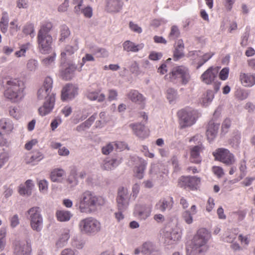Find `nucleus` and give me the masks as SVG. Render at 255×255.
<instances>
[{
	"label": "nucleus",
	"instance_id": "nucleus-1",
	"mask_svg": "<svg viewBox=\"0 0 255 255\" xmlns=\"http://www.w3.org/2000/svg\"><path fill=\"white\" fill-rule=\"evenodd\" d=\"M105 200L91 191L86 190L79 196L75 207L81 213L91 214L105 204Z\"/></svg>",
	"mask_w": 255,
	"mask_h": 255
},
{
	"label": "nucleus",
	"instance_id": "nucleus-2",
	"mask_svg": "<svg viewBox=\"0 0 255 255\" xmlns=\"http://www.w3.org/2000/svg\"><path fill=\"white\" fill-rule=\"evenodd\" d=\"M25 88L22 81L17 79H10L6 83L3 96L11 103H19L25 96Z\"/></svg>",
	"mask_w": 255,
	"mask_h": 255
},
{
	"label": "nucleus",
	"instance_id": "nucleus-3",
	"mask_svg": "<svg viewBox=\"0 0 255 255\" xmlns=\"http://www.w3.org/2000/svg\"><path fill=\"white\" fill-rule=\"evenodd\" d=\"M80 232L88 236H95L102 229L101 222L93 217H87L81 219L78 223Z\"/></svg>",
	"mask_w": 255,
	"mask_h": 255
},
{
	"label": "nucleus",
	"instance_id": "nucleus-4",
	"mask_svg": "<svg viewBox=\"0 0 255 255\" xmlns=\"http://www.w3.org/2000/svg\"><path fill=\"white\" fill-rule=\"evenodd\" d=\"M167 79L171 82L177 83H181L186 85L190 80V75L188 69L182 66L174 67L169 74L166 76Z\"/></svg>",
	"mask_w": 255,
	"mask_h": 255
},
{
	"label": "nucleus",
	"instance_id": "nucleus-5",
	"mask_svg": "<svg viewBox=\"0 0 255 255\" xmlns=\"http://www.w3.org/2000/svg\"><path fill=\"white\" fill-rule=\"evenodd\" d=\"M178 114L180 126L182 128L191 127L194 125L197 118V111L191 108L181 110Z\"/></svg>",
	"mask_w": 255,
	"mask_h": 255
},
{
	"label": "nucleus",
	"instance_id": "nucleus-6",
	"mask_svg": "<svg viewBox=\"0 0 255 255\" xmlns=\"http://www.w3.org/2000/svg\"><path fill=\"white\" fill-rule=\"evenodd\" d=\"M27 215L31 228L37 232L41 231L43 228V218L40 209L38 207H32L27 211Z\"/></svg>",
	"mask_w": 255,
	"mask_h": 255
},
{
	"label": "nucleus",
	"instance_id": "nucleus-7",
	"mask_svg": "<svg viewBox=\"0 0 255 255\" xmlns=\"http://www.w3.org/2000/svg\"><path fill=\"white\" fill-rule=\"evenodd\" d=\"M202 137L197 134L190 139L189 141H197V145L190 148V160L193 163L198 164L201 162L202 159L200 153L204 150V146L201 141Z\"/></svg>",
	"mask_w": 255,
	"mask_h": 255
},
{
	"label": "nucleus",
	"instance_id": "nucleus-8",
	"mask_svg": "<svg viewBox=\"0 0 255 255\" xmlns=\"http://www.w3.org/2000/svg\"><path fill=\"white\" fill-rule=\"evenodd\" d=\"M53 80L50 77H46L43 85L37 92V98L39 100H50V98L55 99V94L51 92L52 89Z\"/></svg>",
	"mask_w": 255,
	"mask_h": 255
},
{
	"label": "nucleus",
	"instance_id": "nucleus-9",
	"mask_svg": "<svg viewBox=\"0 0 255 255\" xmlns=\"http://www.w3.org/2000/svg\"><path fill=\"white\" fill-rule=\"evenodd\" d=\"M152 210L151 204L137 203L134 206L133 214L138 219L145 221L151 216Z\"/></svg>",
	"mask_w": 255,
	"mask_h": 255
},
{
	"label": "nucleus",
	"instance_id": "nucleus-10",
	"mask_svg": "<svg viewBox=\"0 0 255 255\" xmlns=\"http://www.w3.org/2000/svg\"><path fill=\"white\" fill-rule=\"evenodd\" d=\"M213 155L218 160L226 165H230L234 163L235 159L234 155L226 148H218L213 152Z\"/></svg>",
	"mask_w": 255,
	"mask_h": 255
},
{
	"label": "nucleus",
	"instance_id": "nucleus-11",
	"mask_svg": "<svg viewBox=\"0 0 255 255\" xmlns=\"http://www.w3.org/2000/svg\"><path fill=\"white\" fill-rule=\"evenodd\" d=\"M130 200V194L128 190L125 188L119 189L117 197V207L119 210L125 211L128 207Z\"/></svg>",
	"mask_w": 255,
	"mask_h": 255
},
{
	"label": "nucleus",
	"instance_id": "nucleus-12",
	"mask_svg": "<svg viewBox=\"0 0 255 255\" xmlns=\"http://www.w3.org/2000/svg\"><path fill=\"white\" fill-rule=\"evenodd\" d=\"M52 37L51 35L37 36L38 49L42 54L48 53L51 50Z\"/></svg>",
	"mask_w": 255,
	"mask_h": 255
},
{
	"label": "nucleus",
	"instance_id": "nucleus-13",
	"mask_svg": "<svg viewBox=\"0 0 255 255\" xmlns=\"http://www.w3.org/2000/svg\"><path fill=\"white\" fill-rule=\"evenodd\" d=\"M78 87L73 84H68L61 91V99L63 101L74 99L78 95Z\"/></svg>",
	"mask_w": 255,
	"mask_h": 255
},
{
	"label": "nucleus",
	"instance_id": "nucleus-14",
	"mask_svg": "<svg viewBox=\"0 0 255 255\" xmlns=\"http://www.w3.org/2000/svg\"><path fill=\"white\" fill-rule=\"evenodd\" d=\"M218 73V70L216 68L210 67L201 75L200 78L204 83L210 85L216 81Z\"/></svg>",
	"mask_w": 255,
	"mask_h": 255
},
{
	"label": "nucleus",
	"instance_id": "nucleus-15",
	"mask_svg": "<svg viewBox=\"0 0 255 255\" xmlns=\"http://www.w3.org/2000/svg\"><path fill=\"white\" fill-rule=\"evenodd\" d=\"M200 178L196 176H182L179 180V185L184 188H196L200 183Z\"/></svg>",
	"mask_w": 255,
	"mask_h": 255
},
{
	"label": "nucleus",
	"instance_id": "nucleus-16",
	"mask_svg": "<svg viewBox=\"0 0 255 255\" xmlns=\"http://www.w3.org/2000/svg\"><path fill=\"white\" fill-rule=\"evenodd\" d=\"M31 251V244L29 241L26 242H16L14 245V253L16 255H28Z\"/></svg>",
	"mask_w": 255,
	"mask_h": 255
},
{
	"label": "nucleus",
	"instance_id": "nucleus-17",
	"mask_svg": "<svg viewBox=\"0 0 255 255\" xmlns=\"http://www.w3.org/2000/svg\"><path fill=\"white\" fill-rule=\"evenodd\" d=\"M173 204L172 197L162 198L155 204L154 208L157 211L164 213L166 210H171L173 207Z\"/></svg>",
	"mask_w": 255,
	"mask_h": 255
},
{
	"label": "nucleus",
	"instance_id": "nucleus-18",
	"mask_svg": "<svg viewBox=\"0 0 255 255\" xmlns=\"http://www.w3.org/2000/svg\"><path fill=\"white\" fill-rule=\"evenodd\" d=\"M122 162V158H106L101 163V167L104 170H112L116 168Z\"/></svg>",
	"mask_w": 255,
	"mask_h": 255
},
{
	"label": "nucleus",
	"instance_id": "nucleus-19",
	"mask_svg": "<svg viewBox=\"0 0 255 255\" xmlns=\"http://www.w3.org/2000/svg\"><path fill=\"white\" fill-rule=\"evenodd\" d=\"M239 80L245 87H252L255 85V73L241 72L239 75Z\"/></svg>",
	"mask_w": 255,
	"mask_h": 255
},
{
	"label": "nucleus",
	"instance_id": "nucleus-20",
	"mask_svg": "<svg viewBox=\"0 0 255 255\" xmlns=\"http://www.w3.org/2000/svg\"><path fill=\"white\" fill-rule=\"evenodd\" d=\"M133 133L138 138L143 139L148 136V132L145 129L144 125L141 123H132L129 125Z\"/></svg>",
	"mask_w": 255,
	"mask_h": 255
},
{
	"label": "nucleus",
	"instance_id": "nucleus-21",
	"mask_svg": "<svg viewBox=\"0 0 255 255\" xmlns=\"http://www.w3.org/2000/svg\"><path fill=\"white\" fill-rule=\"evenodd\" d=\"M44 157V156L41 152L36 150L26 155L24 157V161L27 164L35 165L42 160Z\"/></svg>",
	"mask_w": 255,
	"mask_h": 255
},
{
	"label": "nucleus",
	"instance_id": "nucleus-22",
	"mask_svg": "<svg viewBox=\"0 0 255 255\" xmlns=\"http://www.w3.org/2000/svg\"><path fill=\"white\" fill-rule=\"evenodd\" d=\"M220 124L215 123L213 120L210 121L207 127L206 136L207 139L210 141H213L216 137Z\"/></svg>",
	"mask_w": 255,
	"mask_h": 255
},
{
	"label": "nucleus",
	"instance_id": "nucleus-23",
	"mask_svg": "<svg viewBox=\"0 0 255 255\" xmlns=\"http://www.w3.org/2000/svg\"><path fill=\"white\" fill-rule=\"evenodd\" d=\"M164 238L166 244L170 245L179 241L181 238V233L178 229H174L171 232L164 233Z\"/></svg>",
	"mask_w": 255,
	"mask_h": 255
},
{
	"label": "nucleus",
	"instance_id": "nucleus-24",
	"mask_svg": "<svg viewBox=\"0 0 255 255\" xmlns=\"http://www.w3.org/2000/svg\"><path fill=\"white\" fill-rule=\"evenodd\" d=\"M101 89L96 90H88L86 93L87 98L90 101H96L99 103L104 102L106 99V95L101 93Z\"/></svg>",
	"mask_w": 255,
	"mask_h": 255
},
{
	"label": "nucleus",
	"instance_id": "nucleus-25",
	"mask_svg": "<svg viewBox=\"0 0 255 255\" xmlns=\"http://www.w3.org/2000/svg\"><path fill=\"white\" fill-rule=\"evenodd\" d=\"M55 99L50 98V100L45 101L43 105L39 108L38 112L40 116H45L50 113L54 108Z\"/></svg>",
	"mask_w": 255,
	"mask_h": 255
},
{
	"label": "nucleus",
	"instance_id": "nucleus-26",
	"mask_svg": "<svg viewBox=\"0 0 255 255\" xmlns=\"http://www.w3.org/2000/svg\"><path fill=\"white\" fill-rule=\"evenodd\" d=\"M136 159L139 164L134 167V174L137 178L141 179L144 176V172L146 169L147 163L142 158L137 157Z\"/></svg>",
	"mask_w": 255,
	"mask_h": 255
},
{
	"label": "nucleus",
	"instance_id": "nucleus-27",
	"mask_svg": "<svg viewBox=\"0 0 255 255\" xmlns=\"http://www.w3.org/2000/svg\"><path fill=\"white\" fill-rule=\"evenodd\" d=\"M121 0H107L106 10L110 12H118L122 8Z\"/></svg>",
	"mask_w": 255,
	"mask_h": 255
},
{
	"label": "nucleus",
	"instance_id": "nucleus-28",
	"mask_svg": "<svg viewBox=\"0 0 255 255\" xmlns=\"http://www.w3.org/2000/svg\"><path fill=\"white\" fill-rule=\"evenodd\" d=\"M123 46L124 50L127 52H137L143 48L144 44H136L131 41L127 40L123 43Z\"/></svg>",
	"mask_w": 255,
	"mask_h": 255
},
{
	"label": "nucleus",
	"instance_id": "nucleus-29",
	"mask_svg": "<svg viewBox=\"0 0 255 255\" xmlns=\"http://www.w3.org/2000/svg\"><path fill=\"white\" fill-rule=\"evenodd\" d=\"M14 128L12 121L8 118H2L0 119V129L6 133H11Z\"/></svg>",
	"mask_w": 255,
	"mask_h": 255
},
{
	"label": "nucleus",
	"instance_id": "nucleus-30",
	"mask_svg": "<svg viewBox=\"0 0 255 255\" xmlns=\"http://www.w3.org/2000/svg\"><path fill=\"white\" fill-rule=\"evenodd\" d=\"M66 175L64 170L62 168H55L50 173V178L54 182L62 183Z\"/></svg>",
	"mask_w": 255,
	"mask_h": 255
},
{
	"label": "nucleus",
	"instance_id": "nucleus-31",
	"mask_svg": "<svg viewBox=\"0 0 255 255\" xmlns=\"http://www.w3.org/2000/svg\"><path fill=\"white\" fill-rule=\"evenodd\" d=\"M34 186L31 180H27L24 184H21L19 187L18 192L21 195L30 196Z\"/></svg>",
	"mask_w": 255,
	"mask_h": 255
},
{
	"label": "nucleus",
	"instance_id": "nucleus-32",
	"mask_svg": "<svg viewBox=\"0 0 255 255\" xmlns=\"http://www.w3.org/2000/svg\"><path fill=\"white\" fill-rule=\"evenodd\" d=\"M197 212V207L195 205H192L190 210H185L182 213V217L187 224H191L193 222V215H195Z\"/></svg>",
	"mask_w": 255,
	"mask_h": 255
},
{
	"label": "nucleus",
	"instance_id": "nucleus-33",
	"mask_svg": "<svg viewBox=\"0 0 255 255\" xmlns=\"http://www.w3.org/2000/svg\"><path fill=\"white\" fill-rule=\"evenodd\" d=\"M128 98L133 102L142 104L145 101V98L136 90H131L128 94Z\"/></svg>",
	"mask_w": 255,
	"mask_h": 255
},
{
	"label": "nucleus",
	"instance_id": "nucleus-34",
	"mask_svg": "<svg viewBox=\"0 0 255 255\" xmlns=\"http://www.w3.org/2000/svg\"><path fill=\"white\" fill-rule=\"evenodd\" d=\"M79 48L78 43L77 40L75 41V43L73 45H66L61 52L62 58L66 59L67 56H70L74 53Z\"/></svg>",
	"mask_w": 255,
	"mask_h": 255
},
{
	"label": "nucleus",
	"instance_id": "nucleus-35",
	"mask_svg": "<svg viewBox=\"0 0 255 255\" xmlns=\"http://www.w3.org/2000/svg\"><path fill=\"white\" fill-rule=\"evenodd\" d=\"M214 98V94L213 91L208 90L205 94L202 95L200 102L202 106L206 107L211 103Z\"/></svg>",
	"mask_w": 255,
	"mask_h": 255
},
{
	"label": "nucleus",
	"instance_id": "nucleus-36",
	"mask_svg": "<svg viewBox=\"0 0 255 255\" xmlns=\"http://www.w3.org/2000/svg\"><path fill=\"white\" fill-rule=\"evenodd\" d=\"M184 45L183 40L182 39H179L177 41V45L175 47L174 52V58L175 60H178L184 56Z\"/></svg>",
	"mask_w": 255,
	"mask_h": 255
},
{
	"label": "nucleus",
	"instance_id": "nucleus-37",
	"mask_svg": "<svg viewBox=\"0 0 255 255\" xmlns=\"http://www.w3.org/2000/svg\"><path fill=\"white\" fill-rule=\"evenodd\" d=\"M56 216L58 221L67 222L72 218L73 214L69 211L62 210L57 211Z\"/></svg>",
	"mask_w": 255,
	"mask_h": 255
},
{
	"label": "nucleus",
	"instance_id": "nucleus-38",
	"mask_svg": "<svg viewBox=\"0 0 255 255\" xmlns=\"http://www.w3.org/2000/svg\"><path fill=\"white\" fill-rule=\"evenodd\" d=\"M76 69V67L72 64H69L68 67L64 70H62L61 75L63 79L68 80L72 78L73 73Z\"/></svg>",
	"mask_w": 255,
	"mask_h": 255
},
{
	"label": "nucleus",
	"instance_id": "nucleus-39",
	"mask_svg": "<svg viewBox=\"0 0 255 255\" xmlns=\"http://www.w3.org/2000/svg\"><path fill=\"white\" fill-rule=\"evenodd\" d=\"M52 28V24L50 22H45L41 24L38 32L37 36L50 35L49 32Z\"/></svg>",
	"mask_w": 255,
	"mask_h": 255
},
{
	"label": "nucleus",
	"instance_id": "nucleus-40",
	"mask_svg": "<svg viewBox=\"0 0 255 255\" xmlns=\"http://www.w3.org/2000/svg\"><path fill=\"white\" fill-rule=\"evenodd\" d=\"M77 170L75 167H73L70 171V174L67 179V183L71 186H75L78 183L77 177Z\"/></svg>",
	"mask_w": 255,
	"mask_h": 255
},
{
	"label": "nucleus",
	"instance_id": "nucleus-41",
	"mask_svg": "<svg viewBox=\"0 0 255 255\" xmlns=\"http://www.w3.org/2000/svg\"><path fill=\"white\" fill-rule=\"evenodd\" d=\"M120 143L110 142L104 146L102 148V152L103 154L108 155L111 153L115 148H118Z\"/></svg>",
	"mask_w": 255,
	"mask_h": 255
},
{
	"label": "nucleus",
	"instance_id": "nucleus-42",
	"mask_svg": "<svg viewBox=\"0 0 255 255\" xmlns=\"http://www.w3.org/2000/svg\"><path fill=\"white\" fill-rule=\"evenodd\" d=\"M85 244L84 240L80 236H74L72 239L71 245L72 247L78 249H82L84 247Z\"/></svg>",
	"mask_w": 255,
	"mask_h": 255
},
{
	"label": "nucleus",
	"instance_id": "nucleus-43",
	"mask_svg": "<svg viewBox=\"0 0 255 255\" xmlns=\"http://www.w3.org/2000/svg\"><path fill=\"white\" fill-rule=\"evenodd\" d=\"M237 234L235 229L229 230L224 235L223 240L228 243H233L236 239Z\"/></svg>",
	"mask_w": 255,
	"mask_h": 255
},
{
	"label": "nucleus",
	"instance_id": "nucleus-44",
	"mask_svg": "<svg viewBox=\"0 0 255 255\" xmlns=\"http://www.w3.org/2000/svg\"><path fill=\"white\" fill-rule=\"evenodd\" d=\"M214 55L213 52L206 53L203 55L201 54L200 56L201 59L198 61L197 63V69L200 68L202 65H204L207 61L211 59L212 56Z\"/></svg>",
	"mask_w": 255,
	"mask_h": 255
},
{
	"label": "nucleus",
	"instance_id": "nucleus-45",
	"mask_svg": "<svg viewBox=\"0 0 255 255\" xmlns=\"http://www.w3.org/2000/svg\"><path fill=\"white\" fill-rule=\"evenodd\" d=\"M55 57L56 54L53 53L52 55L43 59L41 63L44 66L46 67L52 66L55 63Z\"/></svg>",
	"mask_w": 255,
	"mask_h": 255
},
{
	"label": "nucleus",
	"instance_id": "nucleus-46",
	"mask_svg": "<svg viewBox=\"0 0 255 255\" xmlns=\"http://www.w3.org/2000/svg\"><path fill=\"white\" fill-rule=\"evenodd\" d=\"M38 62L34 59H29L26 64L27 69L31 72L35 71L38 67Z\"/></svg>",
	"mask_w": 255,
	"mask_h": 255
},
{
	"label": "nucleus",
	"instance_id": "nucleus-47",
	"mask_svg": "<svg viewBox=\"0 0 255 255\" xmlns=\"http://www.w3.org/2000/svg\"><path fill=\"white\" fill-rule=\"evenodd\" d=\"M70 34V31L68 26L65 25H62L60 27V38H59V41H63Z\"/></svg>",
	"mask_w": 255,
	"mask_h": 255
},
{
	"label": "nucleus",
	"instance_id": "nucleus-48",
	"mask_svg": "<svg viewBox=\"0 0 255 255\" xmlns=\"http://www.w3.org/2000/svg\"><path fill=\"white\" fill-rule=\"evenodd\" d=\"M180 34L179 28L176 25H173L171 27L170 32L169 34V38L170 40H175L177 38Z\"/></svg>",
	"mask_w": 255,
	"mask_h": 255
},
{
	"label": "nucleus",
	"instance_id": "nucleus-49",
	"mask_svg": "<svg viewBox=\"0 0 255 255\" xmlns=\"http://www.w3.org/2000/svg\"><path fill=\"white\" fill-rule=\"evenodd\" d=\"M9 157L8 152L4 149L0 152V169L7 162Z\"/></svg>",
	"mask_w": 255,
	"mask_h": 255
},
{
	"label": "nucleus",
	"instance_id": "nucleus-50",
	"mask_svg": "<svg viewBox=\"0 0 255 255\" xmlns=\"http://www.w3.org/2000/svg\"><path fill=\"white\" fill-rule=\"evenodd\" d=\"M100 120L96 122L97 128L103 127L107 122L106 114L105 112H101L99 114Z\"/></svg>",
	"mask_w": 255,
	"mask_h": 255
},
{
	"label": "nucleus",
	"instance_id": "nucleus-51",
	"mask_svg": "<svg viewBox=\"0 0 255 255\" xmlns=\"http://www.w3.org/2000/svg\"><path fill=\"white\" fill-rule=\"evenodd\" d=\"M177 96L176 90L173 88H168L166 91V97L169 102L175 100Z\"/></svg>",
	"mask_w": 255,
	"mask_h": 255
},
{
	"label": "nucleus",
	"instance_id": "nucleus-52",
	"mask_svg": "<svg viewBox=\"0 0 255 255\" xmlns=\"http://www.w3.org/2000/svg\"><path fill=\"white\" fill-rule=\"evenodd\" d=\"M23 32L25 34L30 35L31 37L34 36V28L32 24L25 25L23 29Z\"/></svg>",
	"mask_w": 255,
	"mask_h": 255
},
{
	"label": "nucleus",
	"instance_id": "nucleus-53",
	"mask_svg": "<svg viewBox=\"0 0 255 255\" xmlns=\"http://www.w3.org/2000/svg\"><path fill=\"white\" fill-rule=\"evenodd\" d=\"M38 184L40 191L43 193H46L48 188V181L45 179H42L39 180Z\"/></svg>",
	"mask_w": 255,
	"mask_h": 255
},
{
	"label": "nucleus",
	"instance_id": "nucleus-54",
	"mask_svg": "<svg viewBox=\"0 0 255 255\" xmlns=\"http://www.w3.org/2000/svg\"><path fill=\"white\" fill-rule=\"evenodd\" d=\"M30 45V43H27L25 44L22 45L20 47V49L15 53V55L18 57L24 56L26 51L29 48Z\"/></svg>",
	"mask_w": 255,
	"mask_h": 255
},
{
	"label": "nucleus",
	"instance_id": "nucleus-55",
	"mask_svg": "<svg viewBox=\"0 0 255 255\" xmlns=\"http://www.w3.org/2000/svg\"><path fill=\"white\" fill-rule=\"evenodd\" d=\"M94 54L99 57H106L108 55V51L104 48H96L93 51Z\"/></svg>",
	"mask_w": 255,
	"mask_h": 255
},
{
	"label": "nucleus",
	"instance_id": "nucleus-56",
	"mask_svg": "<svg viewBox=\"0 0 255 255\" xmlns=\"http://www.w3.org/2000/svg\"><path fill=\"white\" fill-rule=\"evenodd\" d=\"M241 141V134L237 133L234 136V137L231 139L230 143L232 146L235 148H237Z\"/></svg>",
	"mask_w": 255,
	"mask_h": 255
},
{
	"label": "nucleus",
	"instance_id": "nucleus-57",
	"mask_svg": "<svg viewBox=\"0 0 255 255\" xmlns=\"http://www.w3.org/2000/svg\"><path fill=\"white\" fill-rule=\"evenodd\" d=\"M118 93L117 90L114 89H109L108 90V97L109 101H112L117 100Z\"/></svg>",
	"mask_w": 255,
	"mask_h": 255
},
{
	"label": "nucleus",
	"instance_id": "nucleus-58",
	"mask_svg": "<svg viewBox=\"0 0 255 255\" xmlns=\"http://www.w3.org/2000/svg\"><path fill=\"white\" fill-rule=\"evenodd\" d=\"M82 12L87 18H91L93 15V9L90 6H87L84 8L82 9Z\"/></svg>",
	"mask_w": 255,
	"mask_h": 255
},
{
	"label": "nucleus",
	"instance_id": "nucleus-59",
	"mask_svg": "<svg viewBox=\"0 0 255 255\" xmlns=\"http://www.w3.org/2000/svg\"><path fill=\"white\" fill-rule=\"evenodd\" d=\"M10 226L12 228H15L19 224V219L17 214L13 215L9 219Z\"/></svg>",
	"mask_w": 255,
	"mask_h": 255
},
{
	"label": "nucleus",
	"instance_id": "nucleus-60",
	"mask_svg": "<svg viewBox=\"0 0 255 255\" xmlns=\"http://www.w3.org/2000/svg\"><path fill=\"white\" fill-rule=\"evenodd\" d=\"M129 27L132 31L137 33H141L142 31V28L140 26L132 21L129 22Z\"/></svg>",
	"mask_w": 255,
	"mask_h": 255
},
{
	"label": "nucleus",
	"instance_id": "nucleus-61",
	"mask_svg": "<svg viewBox=\"0 0 255 255\" xmlns=\"http://www.w3.org/2000/svg\"><path fill=\"white\" fill-rule=\"evenodd\" d=\"M201 52L200 50H194L189 51L188 53V57L191 60H195L200 56Z\"/></svg>",
	"mask_w": 255,
	"mask_h": 255
},
{
	"label": "nucleus",
	"instance_id": "nucleus-62",
	"mask_svg": "<svg viewBox=\"0 0 255 255\" xmlns=\"http://www.w3.org/2000/svg\"><path fill=\"white\" fill-rule=\"evenodd\" d=\"M9 114L10 116L16 119H18L19 117L17 109L15 107H11L9 108Z\"/></svg>",
	"mask_w": 255,
	"mask_h": 255
},
{
	"label": "nucleus",
	"instance_id": "nucleus-63",
	"mask_svg": "<svg viewBox=\"0 0 255 255\" xmlns=\"http://www.w3.org/2000/svg\"><path fill=\"white\" fill-rule=\"evenodd\" d=\"M162 56V54L161 53L152 51L149 55L148 58L151 60H159Z\"/></svg>",
	"mask_w": 255,
	"mask_h": 255
},
{
	"label": "nucleus",
	"instance_id": "nucleus-64",
	"mask_svg": "<svg viewBox=\"0 0 255 255\" xmlns=\"http://www.w3.org/2000/svg\"><path fill=\"white\" fill-rule=\"evenodd\" d=\"M212 170L214 174L218 177H222L224 174L223 169L219 166H213Z\"/></svg>",
	"mask_w": 255,
	"mask_h": 255
}]
</instances>
